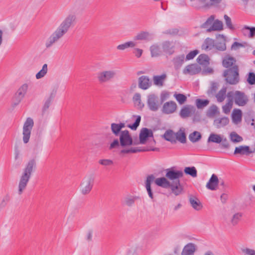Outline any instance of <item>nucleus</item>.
I'll return each instance as SVG.
<instances>
[{"label":"nucleus","mask_w":255,"mask_h":255,"mask_svg":"<svg viewBox=\"0 0 255 255\" xmlns=\"http://www.w3.org/2000/svg\"><path fill=\"white\" fill-rule=\"evenodd\" d=\"M133 144V141L131 136L130 135L128 130H124L121 132L119 135V140L115 139L110 144L109 149L118 148L120 146L122 147L120 150L119 154L122 156L130 153H135L143 151L139 147H129Z\"/></svg>","instance_id":"obj_1"},{"label":"nucleus","mask_w":255,"mask_h":255,"mask_svg":"<svg viewBox=\"0 0 255 255\" xmlns=\"http://www.w3.org/2000/svg\"><path fill=\"white\" fill-rule=\"evenodd\" d=\"M76 15L74 14L68 15L61 22L56 29L50 36L45 43L46 48H50L61 39L74 24Z\"/></svg>","instance_id":"obj_2"},{"label":"nucleus","mask_w":255,"mask_h":255,"mask_svg":"<svg viewBox=\"0 0 255 255\" xmlns=\"http://www.w3.org/2000/svg\"><path fill=\"white\" fill-rule=\"evenodd\" d=\"M36 167L35 159H32L28 161L23 169L18 183V193L21 195L25 189Z\"/></svg>","instance_id":"obj_3"},{"label":"nucleus","mask_w":255,"mask_h":255,"mask_svg":"<svg viewBox=\"0 0 255 255\" xmlns=\"http://www.w3.org/2000/svg\"><path fill=\"white\" fill-rule=\"evenodd\" d=\"M226 82L230 85H236L240 81L239 69L238 65L226 69L223 73Z\"/></svg>","instance_id":"obj_4"},{"label":"nucleus","mask_w":255,"mask_h":255,"mask_svg":"<svg viewBox=\"0 0 255 255\" xmlns=\"http://www.w3.org/2000/svg\"><path fill=\"white\" fill-rule=\"evenodd\" d=\"M215 16L211 15L206 21L201 25V28L206 29L207 32L213 31H221L223 29V24L222 21L215 19Z\"/></svg>","instance_id":"obj_5"},{"label":"nucleus","mask_w":255,"mask_h":255,"mask_svg":"<svg viewBox=\"0 0 255 255\" xmlns=\"http://www.w3.org/2000/svg\"><path fill=\"white\" fill-rule=\"evenodd\" d=\"M227 97L233 101L234 100L235 104L239 106H244L249 101L248 96L244 92L240 91L229 92Z\"/></svg>","instance_id":"obj_6"},{"label":"nucleus","mask_w":255,"mask_h":255,"mask_svg":"<svg viewBox=\"0 0 255 255\" xmlns=\"http://www.w3.org/2000/svg\"><path fill=\"white\" fill-rule=\"evenodd\" d=\"M94 183V177L90 175L85 177L81 184V191L83 195L89 194L92 189Z\"/></svg>","instance_id":"obj_7"},{"label":"nucleus","mask_w":255,"mask_h":255,"mask_svg":"<svg viewBox=\"0 0 255 255\" xmlns=\"http://www.w3.org/2000/svg\"><path fill=\"white\" fill-rule=\"evenodd\" d=\"M34 125L33 120L28 118L25 122L23 127V141L24 143H27L31 134V131Z\"/></svg>","instance_id":"obj_8"},{"label":"nucleus","mask_w":255,"mask_h":255,"mask_svg":"<svg viewBox=\"0 0 255 255\" xmlns=\"http://www.w3.org/2000/svg\"><path fill=\"white\" fill-rule=\"evenodd\" d=\"M147 105L150 111H157L161 105L158 96L154 94H149L147 97Z\"/></svg>","instance_id":"obj_9"},{"label":"nucleus","mask_w":255,"mask_h":255,"mask_svg":"<svg viewBox=\"0 0 255 255\" xmlns=\"http://www.w3.org/2000/svg\"><path fill=\"white\" fill-rule=\"evenodd\" d=\"M116 75V72L114 70L103 71L98 74L97 78L100 83H106L114 79Z\"/></svg>","instance_id":"obj_10"},{"label":"nucleus","mask_w":255,"mask_h":255,"mask_svg":"<svg viewBox=\"0 0 255 255\" xmlns=\"http://www.w3.org/2000/svg\"><path fill=\"white\" fill-rule=\"evenodd\" d=\"M165 171V177L172 181L180 180L179 179L184 175L182 171L176 170L174 169V167L166 169Z\"/></svg>","instance_id":"obj_11"},{"label":"nucleus","mask_w":255,"mask_h":255,"mask_svg":"<svg viewBox=\"0 0 255 255\" xmlns=\"http://www.w3.org/2000/svg\"><path fill=\"white\" fill-rule=\"evenodd\" d=\"M28 89V86L25 84L22 85L15 93L13 99V104L14 106L18 105L26 94Z\"/></svg>","instance_id":"obj_12"},{"label":"nucleus","mask_w":255,"mask_h":255,"mask_svg":"<svg viewBox=\"0 0 255 255\" xmlns=\"http://www.w3.org/2000/svg\"><path fill=\"white\" fill-rule=\"evenodd\" d=\"M177 109V105L174 101H170L165 102L161 110L162 113L166 115L171 114L174 113Z\"/></svg>","instance_id":"obj_13"},{"label":"nucleus","mask_w":255,"mask_h":255,"mask_svg":"<svg viewBox=\"0 0 255 255\" xmlns=\"http://www.w3.org/2000/svg\"><path fill=\"white\" fill-rule=\"evenodd\" d=\"M153 133L151 129L144 128H142L139 133V142L141 144H144L148 137H153Z\"/></svg>","instance_id":"obj_14"},{"label":"nucleus","mask_w":255,"mask_h":255,"mask_svg":"<svg viewBox=\"0 0 255 255\" xmlns=\"http://www.w3.org/2000/svg\"><path fill=\"white\" fill-rule=\"evenodd\" d=\"M169 185V188H170L171 192L175 196H178L182 193L183 188L180 180L172 181L170 182Z\"/></svg>","instance_id":"obj_15"},{"label":"nucleus","mask_w":255,"mask_h":255,"mask_svg":"<svg viewBox=\"0 0 255 255\" xmlns=\"http://www.w3.org/2000/svg\"><path fill=\"white\" fill-rule=\"evenodd\" d=\"M138 87L142 90H147L152 85V82L147 76H141L138 79Z\"/></svg>","instance_id":"obj_16"},{"label":"nucleus","mask_w":255,"mask_h":255,"mask_svg":"<svg viewBox=\"0 0 255 255\" xmlns=\"http://www.w3.org/2000/svg\"><path fill=\"white\" fill-rule=\"evenodd\" d=\"M201 71V67L197 64H192L187 65L183 70L184 74L193 75L197 74Z\"/></svg>","instance_id":"obj_17"},{"label":"nucleus","mask_w":255,"mask_h":255,"mask_svg":"<svg viewBox=\"0 0 255 255\" xmlns=\"http://www.w3.org/2000/svg\"><path fill=\"white\" fill-rule=\"evenodd\" d=\"M162 52L166 54L171 55L174 53L175 45L172 42L165 41L162 43Z\"/></svg>","instance_id":"obj_18"},{"label":"nucleus","mask_w":255,"mask_h":255,"mask_svg":"<svg viewBox=\"0 0 255 255\" xmlns=\"http://www.w3.org/2000/svg\"><path fill=\"white\" fill-rule=\"evenodd\" d=\"M139 199H140L139 196L128 195L124 197L122 203L123 205L130 207H132L134 204L135 202Z\"/></svg>","instance_id":"obj_19"},{"label":"nucleus","mask_w":255,"mask_h":255,"mask_svg":"<svg viewBox=\"0 0 255 255\" xmlns=\"http://www.w3.org/2000/svg\"><path fill=\"white\" fill-rule=\"evenodd\" d=\"M220 181L217 176L214 174H212L206 187L211 190H215Z\"/></svg>","instance_id":"obj_20"},{"label":"nucleus","mask_w":255,"mask_h":255,"mask_svg":"<svg viewBox=\"0 0 255 255\" xmlns=\"http://www.w3.org/2000/svg\"><path fill=\"white\" fill-rule=\"evenodd\" d=\"M185 56L184 54L180 55L174 57L172 60L175 70H179L184 63Z\"/></svg>","instance_id":"obj_21"},{"label":"nucleus","mask_w":255,"mask_h":255,"mask_svg":"<svg viewBox=\"0 0 255 255\" xmlns=\"http://www.w3.org/2000/svg\"><path fill=\"white\" fill-rule=\"evenodd\" d=\"M195 251V245L193 243H188L184 247L181 255H194Z\"/></svg>","instance_id":"obj_22"},{"label":"nucleus","mask_w":255,"mask_h":255,"mask_svg":"<svg viewBox=\"0 0 255 255\" xmlns=\"http://www.w3.org/2000/svg\"><path fill=\"white\" fill-rule=\"evenodd\" d=\"M195 109L193 107L186 106L182 108L180 112V116L182 118L185 119L189 117L192 113H194Z\"/></svg>","instance_id":"obj_23"},{"label":"nucleus","mask_w":255,"mask_h":255,"mask_svg":"<svg viewBox=\"0 0 255 255\" xmlns=\"http://www.w3.org/2000/svg\"><path fill=\"white\" fill-rule=\"evenodd\" d=\"M232 121L235 124H238L242 121V113L241 110L235 109L232 114Z\"/></svg>","instance_id":"obj_24"},{"label":"nucleus","mask_w":255,"mask_h":255,"mask_svg":"<svg viewBox=\"0 0 255 255\" xmlns=\"http://www.w3.org/2000/svg\"><path fill=\"white\" fill-rule=\"evenodd\" d=\"M175 140L179 141L181 143H184L186 141V137L185 132V129L181 128L176 132H175Z\"/></svg>","instance_id":"obj_25"},{"label":"nucleus","mask_w":255,"mask_h":255,"mask_svg":"<svg viewBox=\"0 0 255 255\" xmlns=\"http://www.w3.org/2000/svg\"><path fill=\"white\" fill-rule=\"evenodd\" d=\"M229 123V119L227 117L218 118L214 120V125L218 128L224 127Z\"/></svg>","instance_id":"obj_26"},{"label":"nucleus","mask_w":255,"mask_h":255,"mask_svg":"<svg viewBox=\"0 0 255 255\" xmlns=\"http://www.w3.org/2000/svg\"><path fill=\"white\" fill-rule=\"evenodd\" d=\"M155 183L158 186L164 188H169L170 182L166 177H160L155 179Z\"/></svg>","instance_id":"obj_27"},{"label":"nucleus","mask_w":255,"mask_h":255,"mask_svg":"<svg viewBox=\"0 0 255 255\" xmlns=\"http://www.w3.org/2000/svg\"><path fill=\"white\" fill-rule=\"evenodd\" d=\"M189 202L191 206L195 210L199 211L202 208V205L198 199L194 197H191L189 198Z\"/></svg>","instance_id":"obj_28"},{"label":"nucleus","mask_w":255,"mask_h":255,"mask_svg":"<svg viewBox=\"0 0 255 255\" xmlns=\"http://www.w3.org/2000/svg\"><path fill=\"white\" fill-rule=\"evenodd\" d=\"M236 62V61L235 58L233 57H226L223 59L222 64L224 67L226 68L227 69H229L234 65H236L235 64Z\"/></svg>","instance_id":"obj_29"},{"label":"nucleus","mask_w":255,"mask_h":255,"mask_svg":"<svg viewBox=\"0 0 255 255\" xmlns=\"http://www.w3.org/2000/svg\"><path fill=\"white\" fill-rule=\"evenodd\" d=\"M150 51L151 57H158L162 54V50L157 44H154L150 46Z\"/></svg>","instance_id":"obj_30"},{"label":"nucleus","mask_w":255,"mask_h":255,"mask_svg":"<svg viewBox=\"0 0 255 255\" xmlns=\"http://www.w3.org/2000/svg\"><path fill=\"white\" fill-rule=\"evenodd\" d=\"M166 78V75L163 74L160 76H154L153 80L154 84L161 87L163 85V82Z\"/></svg>","instance_id":"obj_31"},{"label":"nucleus","mask_w":255,"mask_h":255,"mask_svg":"<svg viewBox=\"0 0 255 255\" xmlns=\"http://www.w3.org/2000/svg\"><path fill=\"white\" fill-rule=\"evenodd\" d=\"M163 137L167 141L171 142L172 143H175V132L171 129L166 130L163 134Z\"/></svg>","instance_id":"obj_32"},{"label":"nucleus","mask_w":255,"mask_h":255,"mask_svg":"<svg viewBox=\"0 0 255 255\" xmlns=\"http://www.w3.org/2000/svg\"><path fill=\"white\" fill-rule=\"evenodd\" d=\"M192 3V6L196 8H201L207 7V0H190Z\"/></svg>","instance_id":"obj_33"},{"label":"nucleus","mask_w":255,"mask_h":255,"mask_svg":"<svg viewBox=\"0 0 255 255\" xmlns=\"http://www.w3.org/2000/svg\"><path fill=\"white\" fill-rule=\"evenodd\" d=\"M215 46L214 40L211 38H206L202 45L203 49L208 50L212 49Z\"/></svg>","instance_id":"obj_34"},{"label":"nucleus","mask_w":255,"mask_h":255,"mask_svg":"<svg viewBox=\"0 0 255 255\" xmlns=\"http://www.w3.org/2000/svg\"><path fill=\"white\" fill-rule=\"evenodd\" d=\"M227 88L223 87L219 92L216 94V97L218 102H222L224 101L226 97Z\"/></svg>","instance_id":"obj_35"},{"label":"nucleus","mask_w":255,"mask_h":255,"mask_svg":"<svg viewBox=\"0 0 255 255\" xmlns=\"http://www.w3.org/2000/svg\"><path fill=\"white\" fill-rule=\"evenodd\" d=\"M197 62L202 65H207L209 64V58L206 54L200 55L197 59Z\"/></svg>","instance_id":"obj_36"},{"label":"nucleus","mask_w":255,"mask_h":255,"mask_svg":"<svg viewBox=\"0 0 255 255\" xmlns=\"http://www.w3.org/2000/svg\"><path fill=\"white\" fill-rule=\"evenodd\" d=\"M184 173L186 175H189L193 178L197 176V171L194 166L186 167L184 170Z\"/></svg>","instance_id":"obj_37"},{"label":"nucleus","mask_w":255,"mask_h":255,"mask_svg":"<svg viewBox=\"0 0 255 255\" xmlns=\"http://www.w3.org/2000/svg\"><path fill=\"white\" fill-rule=\"evenodd\" d=\"M222 141V138L220 135L215 133L210 134L208 139V142H212L216 143H220Z\"/></svg>","instance_id":"obj_38"},{"label":"nucleus","mask_w":255,"mask_h":255,"mask_svg":"<svg viewBox=\"0 0 255 255\" xmlns=\"http://www.w3.org/2000/svg\"><path fill=\"white\" fill-rule=\"evenodd\" d=\"M135 46V43L134 42L130 41L118 45L117 48L120 50H124L127 48L129 47H133Z\"/></svg>","instance_id":"obj_39"},{"label":"nucleus","mask_w":255,"mask_h":255,"mask_svg":"<svg viewBox=\"0 0 255 255\" xmlns=\"http://www.w3.org/2000/svg\"><path fill=\"white\" fill-rule=\"evenodd\" d=\"M219 113L218 107L216 105H213L208 110L207 116L209 118H213Z\"/></svg>","instance_id":"obj_40"},{"label":"nucleus","mask_w":255,"mask_h":255,"mask_svg":"<svg viewBox=\"0 0 255 255\" xmlns=\"http://www.w3.org/2000/svg\"><path fill=\"white\" fill-rule=\"evenodd\" d=\"M230 140L234 143H238L243 140L242 136L237 134L236 132L233 131L230 134Z\"/></svg>","instance_id":"obj_41"},{"label":"nucleus","mask_w":255,"mask_h":255,"mask_svg":"<svg viewBox=\"0 0 255 255\" xmlns=\"http://www.w3.org/2000/svg\"><path fill=\"white\" fill-rule=\"evenodd\" d=\"M133 117L135 119L134 123L132 125H128L127 127L132 130H136L139 125L141 117L139 115H134Z\"/></svg>","instance_id":"obj_42"},{"label":"nucleus","mask_w":255,"mask_h":255,"mask_svg":"<svg viewBox=\"0 0 255 255\" xmlns=\"http://www.w3.org/2000/svg\"><path fill=\"white\" fill-rule=\"evenodd\" d=\"M201 138V133L195 131L193 132L190 134L189 138L190 140L192 142H196L199 140Z\"/></svg>","instance_id":"obj_43"},{"label":"nucleus","mask_w":255,"mask_h":255,"mask_svg":"<svg viewBox=\"0 0 255 255\" xmlns=\"http://www.w3.org/2000/svg\"><path fill=\"white\" fill-rule=\"evenodd\" d=\"M133 101L135 105L139 108H142L144 106V104L141 102V95L139 93H135L133 97Z\"/></svg>","instance_id":"obj_44"},{"label":"nucleus","mask_w":255,"mask_h":255,"mask_svg":"<svg viewBox=\"0 0 255 255\" xmlns=\"http://www.w3.org/2000/svg\"><path fill=\"white\" fill-rule=\"evenodd\" d=\"M209 104V101L207 99L202 100L197 99L196 100V105L198 109H202L206 107Z\"/></svg>","instance_id":"obj_45"},{"label":"nucleus","mask_w":255,"mask_h":255,"mask_svg":"<svg viewBox=\"0 0 255 255\" xmlns=\"http://www.w3.org/2000/svg\"><path fill=\"white\" fill-rule=\"evenodd\" d=\"M242 216L243 214L242 213H237L235 214L231 220V222L232 225L236 226L237 225L240 221Z\"/></svg>","instance_id":"obj_46"},{"label":"nucleus","mask_w":255,"mask_h":255,"mask_svg":"<svg viewBox=\"0 0 255 255\" xmlns=\"http://www.w3.org/2000/svg\"><path fill=\"white\" fill-rule=\"evenodd\" d=\"M111 128L112 133L115 136L120 135L121 134V132L122 131V129L119 127V126H118V124L112 123L111 124Z\"/></svg>","instance_id":"obj_47"},{"label":"nucleus","mask_w":255,"mask_h":255,"mask_svg":"<svg viewBox=\"0 0 255 255\" xmlns=\"http://www.w3.org/2000/svg\"><path fill=\"white\" fill-rule=\"evenodd\" d=\"M149 36V33L148 32L142 31L138 33L134 37L135 40H147Z\"/></svg>","instance_id":"obj_48"},{"label":"nucleus","mask_w":255,"mask_h":255,"mask_svg":"<svg viewBox=\"0 0 255 255\" xmlns=\"http://www.w3.org/2000/svg\"><path fill=\"white\" fill-rule=\"evenodd\" d=\"M47 70V65L44 64L42 66V69L36 74V79H39L43 77L46 74Z\"/></svg>","instance_id":"obj_49"},{"label":"nucleus","mask_w":255,"mask_h":255,"mask_svg":"<svg viewBox=\"0 0 255 255\" xmlns=\"http://www.w3.org/2000/svg\"><path fill=\"white\" fill-rule=\"evenodd\" d=\"M228 99V102L224 106H223V111L225 114H228L230 113L231 109L232 108L233 105V100L230 98Z\"/></svg>","instance_id":"obj_50"},{"label":"nucleus","mask_w":255,"mask_h":255,"mask_svg":"<svg viewBox=\"0 0 255 255\" xmlns=\"http://www.w3.org/2000/svg\"><path fill=\"white\" fill-rule=\"evenodd\" d=\"M174 97L180 104H183L187 100L186 97L182 94H175Z\"/></svg>","instance_id":"obj_51"},{"label":"nucleus","mask_w":255,"mask_h":255,"mask_svg":"<svg viewBox=\"0 0 255 255\" xmlns=\"http://www.w3.org/2000/svg\"><path fill=\"white\" fill-rule=\"evenodd\" d=\"M224 17L225 19V23L227 27L231 30H234L235 28L233 25L232 24L231 18L226 14L224 15Z\"/></svg>","instance_id":"obj_52"},{"label":"nucleus","mask_w":255,"mask_h":255,"mask_svg":"<svg viewBox=\"0 0 255 255\" xmlns=\"http://www.w3.org/2000/svg\"><path fill=\"white\" fill-rule=\"evenodd\" d=\"M155 176L153 174L148 175L145 181V187L151 186V184L155 181Z\"/></svg>","instance_id":"obj_53"},{"label":"nucleus","mask_w":255,"mask_h":255,"mask_svg":"<svg viewBox=\"0 0 255 255\" xmlns=\"http://www.w3.org/2000/svg\"><path fill=\"white\" fill-rule=\"evenodd\" d=\"M99 164L105 166H111L113 164V161L111 159H103L99 160Z\"/></svg>","instance_id":"obj_54"},{"label":"nucleus","mask_w":255,"mask_h":255,"mask_svg":"<svg viewBox=\"0 0 255 255\" xmlns=\"http://www.w3.org/2000/svg\"><path fill=\"white\" fill-rule=\"evenodd\" d=\"M179 30L177 28H172L166 30L163 32V33L165 34L170 35L172 36H174L177 35L178 33Z\"/></svg>","instance_id":"obj_55"},{"label":"nucleus","mask_w":255,"mask_h":255,"mask_svg":"<svg viewBox=\"0 0 255 255\" xmlns=\"http://www.w3.org/2000/svg\"><path fill=\"white\" fill-rule=\"evenodd\" d=\"M247 81L250 85L255 84V74L254 73L250 72L249 73Z\"/></svg>","instance_id":"obj_56"},{"label":"nucleus","mask_w":255,"mask_h":255,"mask_svg":"<svg viewBox=\"0 0 255 255\" xmlns=\"http://www.w3.org/2000/svg\"><path fill=\"white\" fill-rule=\"evenodd\" d=\"M51 103H52V101H51L48 99H47L45 101V102H44V104L43 106V107L42 108V115H44L45 114V113L48 110Z\"/></svg>","instance_id":"obj_57"},{"label":"nucleus","mask_w":255,"mask_h":255,"mask_svg":"<svg viewBox=\"0 0 255 255\" xmlns=\"http://www.w3.org/2000/svg\"><path fill=\"white\" fill-rule=\"evenodd\" d=\"M199 53L198 50H195L190 51L186 56V59L187 60L193 59Z\"/></svg>","instance_id":"obj_58"},{"label":"nucleus","mask_w":255,"mask_h":255,"mask_svg":"<svg viewBox=\"0 0 255 255\" xmlns=\"http://www.w3.org/2000/svg\"><path fill=\"white\" fill-rule=\"evenodd\" d=\"M215 47L217 49L220 51H225L226 49V44L224 42H217Z\"/></svg>","instance_id":"obj_59"},{"label":"nucleus","mask_w":255,"mask_h":255,"mask_svg":"<svg viewBox=\"0 0 255 255\" xmlns=\"http://www.w3.org/2000/svg\"><path fill=\"white\" fill-rule=\"evenodd\" d=\"M242 252L245 255H255V251L249 248H243Z\"/></svg>","instance_id":"obj_60"},{"label":"nucleus","mask_w":255,"mask_h":255,"mask_svg":"<svg viewBox=\"0 0 255 255\" xmlns=\"http://www.w3.org/2000/svg\"><path fill=\"white\" fill-rule=\"evenodd\" d=\"M244 29L250 30V38H253L255 36V27H251L249 26L245 25L244 26Z\"/></svg>","instance_id":"obj_61"},{"label":"nucleus","mask_w":255,"mask_h":255,"mask_svg":"<svg viewBox=\"0 0 255 255\" xmlns=\"http://www.w3.org/2000/svg\"><path fill=\"white\" fill-rule=\"evenodd\" d=\"M220 146L222 148L227 149L229 148L230 144L227 138L222 139Z\"/></svg>","instance_id":"obj_62"},{"label":"nucleus","mask_w":255,"mask_h":255,"mask_svg":"<svg viewBox=\"0 0 255 255\" xmlns=\"http://www.w3.org/2000/svg\"><path fill=\"white\" fill-rule=\"evenodd\" d=\"M10 198L8 195L5 196L3 199H2L0 204V207L3 208L5 206L7 203L9 201Z\"/></svg>","instance_id":"obj_63"},{"label":"nucleus","mask_w":255,"mask_h":255,"mask_svg":"<svg viewBox=\"0 0 255 255\" xmlns=\"http://www.w3.org/2000/svg\"><path fill=\"white\" fill-rule=\"evenodd\" d=\"M218 85L217 83H212L210 88V93L212 94H214L218 89Z\"/></svg>","instance_id":"obj_64"}]
</instances>
